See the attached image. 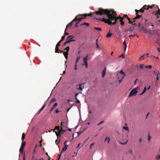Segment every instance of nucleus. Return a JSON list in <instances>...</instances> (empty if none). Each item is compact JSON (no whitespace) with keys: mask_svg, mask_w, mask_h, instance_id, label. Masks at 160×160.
<instances>
[{"mask_svg":"<svg viewBox=\"0 0 160 160\" xmlns=\"http://www.w3.org/2000/svg\"><path fill=\"white\" fill-rule=\"evenodd\" d=\"M94 13L100 15H106L108 19H109L108 24L110 25L115 24L117 23V21L119 19H120L121 18L120 17H116L117 14L113 9L108 10L101 8H98V11Z\"/></svg>","mask_w":160,"mask_h":160,"instance_id":"f257e3e1","label":"nucleus"},{"mask_svg":"<svg viewBox=\"0 0 160 160\" xmlns=\"http://www.w3.org/2000/svg\"><path fill=\"white\" fill-rule=\"evenodd\" d=\"M132 18H132L131 19L129 18H128V20L129 23L132 24V25H133L135 27L137 26L138 25V27L140 28L141 23H137L136 22H136V21H134V20L132 19Z\"/></svg>","mask_w":160,"mask_h":160,"instance_id":"f03ea898","label":"nucleus"},{"mask_svg":"<svg viewBox=\"0 0 160 160\" xmlns=\"http://www.w3.org/2000/svg\"><path fill=\"white\" fill-rule=\"evenodd\" d=\"M155 5L154 4H153L151 6H150L149 5L147 6L146 5H145L142 7V8H141L140 10L138 11H139V12H140L142 13L144 12V9L148 10L149 9V8H152L153 7H154V6Z\"/></svg>","mask_w":160,"mask_h":160,"instance_id":"7ed1b4c3","label":"nucleus"},{"mask_svg":"<svg viewBox=\"0 0 160 160\" xmlns=\"http://www.w3.org/2000/svg\"><path fill=\"white\" fill-rule=\"evenodd\" d=\"M138 88H136L132 89L130 92L128 97L136 95L137 93L138 92L137 91Z\"/></svg>","mask_w":160,"mask_h":160,"instance_id":"20e7f679","label":"nucleus"},{"mask_svg":"<svg viewBox=\"0 0 160 160\" xmlns=\"http://www.w3.org/2000/svg\"><path fill=\"white\" fill-rule=\"evenodd\" d=\"M63 123V122H61V130L59 131L58 132H55V133L56 134V135L57 136V137L58 138L59 136L60 137V138H61V134L63 133L64 132H65V130H63L62 129V123Z\"/></svg>","mask_w":160,"mask_h":160,"instance_id":"39448f33","label":"nucleus"},{"mask_svg":"<svg viewBox=\"0 0 160 160\" xmlns=\"http://www.w3.org/2000/svg\"><path fill=\"white\" fill-rule=\"evenodd\" d=\"M82 14H79L78 15L76 16L74 19L72 20V22H76L77 21H79V22H81L82 20L83 19H84V18H78V17L79 16H82Z\"/></svg>","mask_w":160,"mask_h":160,"instance_id":"423d86ee","label":"nucleus"},{"mask_svg":"<svg viewBox=\"0 0 160 160\" xmlns=\"http://www.w3.org/2000/svg\"><path fill=\"white\" fill-rule=\"evenodd\" d=\"M135 11L136 12L137 16L134 18H132V19L134 20V21H136V19L140 18L142 16L141 15H140L138 14L139 13V11L138 10L136 9Z\"/></svg>","mask_w":160,"mask_h":160,"instance_id":"0eeeda50","label":"nucleus"},{"mask_svg":"<svg viewBox=\"0 0 160 160\" xmlns=\"http://www.w3.org/2000/svg\"><path fill=\"white\" fill-rule=\"evenodd\" d=\"M73 38H74V37H72V35L69 36L66 39L67 42L69 43L71 42H75V40L74 39H72Z\"/></svg>","mask_w":160,"mask_h":160,"instance_id":"6e6552de","label":"nucleus"},{"mask_svg":"<svg viewBox=\"0 0 160 160\" xmlns=\"http://www.w3.org/2000/svg\"><path fill=\"white\" fill-rule=\"evenodd\" d=\"M95 19L98 21H103L105 23H107L108 24V21H109V19H105L104 18H103L102 19H101L100 18H95Z\"/></svg>","mask_w":160,"mask_h":160,"instance_id":"1a4fd4ad","label":"nucleus"},{"mask_svg":"<svg viewBox=\"0 0 160 160\" xmlns=\"http://www.w3.org/2000/svg\"><path fill=\"white\" fill-rule=\"evenodd\" d=\"M97 11H95V12H97ZM95 12H93V13L91 12L89 14H82V16H84V17H86L88 16L92 17L93 14H95L98 15L95 13H94Z\"/></svg>","mask_w":160,"mask_h":160,"instance_id":"9d476101","label":"nucleus"},{"mask_svg":"<svg viewBox=\"0 0 160 160\" xmlns=\"http://www.w3.org/2000/svg\"><path fill=\"white\" fill-rule=\"evenodd\" d=\"M157 8H158V6H156ZM155 13V14L157 15V17L158 18H160V10L158 9V10L157 11H156V12H154Z\"/></svg>","mask_w":160,"mask_h":160,"instance_id":"9b49d317","label":"nucleus"},{"mask_svg":"<svg viewBox=\"0 0 160 160\" xmlns=\"http://www.w3.org/2000/svg\"><path fill=\"white\" fill-rule=\"evenodd\" d=\"M67 141H66L64 142V147L62 149V151L61 152L62 153L63 151H66L68 145H66V143L67 142Z\"/></svg>","mask_w":160,"mask_h":160,"instance_id":"f8f14e48","label":"nucleus"},{"mask_svg":"<svg viewBox=\"0 0 160 160\" xmlns=\"http://www.w3.org/2000/svg\"><path fill=\"white\" fill-rule=\"evenodd\" d=\"M58 105V104L57 103H55L54 105H53V106L51 108L50 110V112H52L53 109L56 108V106Z\"/></svg>","mask_w":160,"mask_h":160,"instance_id":"ddd939ff","label":"nucleus"},{"mask_svg":"<svg viewBox=\"0 0 160 160\" xmlns=\"http://www.w3.org/2000/svg\"><path fill=\"white\" fill-rule=\"evenodd\" d=\"M84 84V83L80 84L79 85V88H78V90L80 89L81 90H82L84 88V85H83Z\"/></svg>","mask_w":160,"mask_h":160,"instance_id":"4468645a","label":"nucleus"},{"mask_svg":"<svg viewBox=\"0 0 160 160\" xmlns=\"http://www.w3.org/2000/svg\"><path fill=\"white\" fill-rule=\"evenodd\" d=\"M106 68H105L103 70L102 73V77L104 78L105 76V75L106 74Z\"/></svg>","mask_w":160,"mask_h":160,"instance_id":"2eb2a0df","label":"nucleus"},{"mask_svg":"<svg viewBox=\"0 0 160 160\" xmlns=\"http://www.w3.org/2000/svg\"><path fill=\"white\" fill-rule=\"evenodd\" d=\"M74 22H72V21L70 22L66 26V29L67 28H68L69 27H71L72 25V23Z\"/></svg>","mask_w":160,"mask_h":160,"instance_id":"dca6fc26","label":"nucleus"},{"mask_svg":"<svg viewBox=\"0 0 160 160\" xmlns=\"http://www.w3.org/2000/svg\"><path fill=\"white\" fill-rule=\"evenodd\" d=\"M123 20L122 18H121L119 20V22H121V24L122 26H123L124 25V22L123 21Z\"/></svg>","mask_w":160,"mask_h":160,"instance_id":"f3484780","label":"nucleus"},{"mask_svg":"<svg viewBox=\"0 0 160 160\" xmlns=\"http://www.w3.org/2000/svg\"><path fill=\"white\" fill-rule=\"evenodd\" d=\"M88 56L87 55L86 57L84 58L83 59V61L84 63L87 62V60Z\"/></svg>","mask_w":160,"mask_h":160,"instance_id":"a211bd4d","label":"nucleus"},{"mask_svg":"<svg viewBox=\"0 0 160 160\" xmlns=\"http://www.w3.org/2000/svg\"><path fill=\"white\" fill-rule=\"evenodd\" d=\"M110 138L109 137H106L105 139V142H108V144L109 143L110 141Z\"/></svg>","mask_w":160,"mask_h":160,"instance_id":"6ab92c4d","label":"nucleus"},{"mask_svg":"<svg viewBox=\"0 0 160 160\" xmlns=\"http://www.w3.org/2000/svg\"><path fill=\"white\" fill-rule=\"evenodd\" d=\"M24 149V147H20V150H19V152L20 153H22L23 152V151Z\"/></svg>","mask_w":160,"mask_h":160,"instance_id":"aec40b11","label":"nucleus"},{"mask_svg":"<svg viewBox=\"0 0 160 160\" xmlns=\"http://www.w3.org/2000/svg\"><path fill=\"white\" fill-rule=\"evenodd\" d=\"M59 50L58 48V47H57L56 46L55 48V53H59Z\"/></svg>","mask_w":160,"mask_h":160,"instance_id":"412c9836","label":"nucleus"},{"mask_svg":"<svg viewBox=\"0 0 160 160\" xmlns=\"http://www.w3.org/2000/svg\"><path fill=\"white\" fill-rule=\"evenodd\" d=\"M22 141V142L21 143V147H23L24 148V147L26 145V142L25 141Z\"/></svg>","mask_w":160,"mask_h":160,"instance_id":"4be33fe9","label":"nucleus"},{"mask_svg":"<svg viewBox=\"0 0 160 160\" xmlns=\"http://www.w3.org/2000/svg\"><path fill=\"white\" fill-rule=\"evenodd\" d=\"M25 134L24 133H23L22 134V141H24V140L25 138Z\"/></svg>","mask_w":160,"mask_h":160,"instance_id":"5701e85b","label":"nucleus"},{"mask_svg":"<svg viewBox=\"0 0 160 160\" xmlns=\"http://www.w3.org/2000/svg\"><path fill=\"white\" fill-rule=\"evenodd\" d=\"M147 90V88L146 87H145L142 92L140 94V95H142Z\"/></svg>","mask_w":160,"mask_h":160,"instance_id":"b1692460","label":"nucleus"},{"mask_svg":"<svg viewBox=\"0 0 160 160\" xmlns=\"http://www.w3.org/2000/svg\"><path fill=\"white\" fill-rule=\"evenodd\" d=\"M56 129H57L58 131H59L60 130V127L58 126H56L55 127V129L53 130V131L55 132V131Z\"/></svg>","mask_w":160,"mask_h":160,"instance_id":"393cba45","label":"nucleus"},{"mask_svg":"<svg viewBox=\"0 0 160 160\" xmlns=\"http://www.w3.org/2000/svg\"><path fill=\"white\" fill-rule=\"evenodd\" d=\"M86 25L87 27L89 26V24L87 22H84L83 23H82L81 24V25Z\"/></svg>","mask_w":160,"mask_h":160,"instance_id":"a878e982","label":"nucleus"},{"mask_svg":"<svg viewBox=\"0 0 160 160\" xmlns=\"http://www.w3.org/2000/svg\"><path fill=\"white\" fill-rule=\"evenodd\" d=\"M145 68H148L149 69H151L152 68V66L151 65H149L148 66H145Z\"/></svg>","mask_w":160,"mask_h":160,"instance_id":"bb28decb","label":"nucleus"},{"mask_svg":"<svg viewBox=\"0 0 160 160\" xmlns=\"http://www.w3.org/2000/svg\"><path fill=\"white\" fill-rule=\"evenodd\" d=\"M112 33H110L109 32L107 34L106 37L107 38H109L112 36Z\"/></svg>","mask_w":160,"mask_h":160,"instance_id":"cd10ccee","label":"nucleus"},{"mask_svg":"<svg viewBox=\"0 0 160 160\" xmlns=\"http://www.w3.org/2000/svg\"><path fill=\"white\" fill-rule=\"evenodd\" d=\"M145 68L144 65L143 64H141L139 66V68L142 69L144 68Z\"/></svg>","mask_w":160,"mask_h":160,"instance_id":"c85d7f7f","label":"nucleus"},{"mask_svg":"<svg viewBox=\"0 0 160 160\" xmlns=\"http://www.w3.org/2000/svg\"><path fill=\"white\" fill-rule=\"evenodd\" d=\"M125 76V75H123V76H122L121 78L119 80V83H121L122 82L123 79L124 78Z\"/></svg>","mask_w":160,"mask_h":160,"instance_id":"c756f323","label":"nucleus"},{"mask_svg":"<svg viewBox=\"0 0 160 160\" xmlns=\"http://www.w3.org/2000/svg\"><path fill=\"white\" fill-rule=\"evenodd\" d=\"M94 29L99 31H101L102 30L101 28H99L94 27Z\"/></svg>","mask_w":160,"mask_h":160,"instance_id":"7c9ffc66","label":"nucleus"},{"mask_svg":"<svg viewBox=\"0 0 160 160\" xmlns=\"http://www.w3.org/2000/svg\"><path fill=\"white\" fill-rule=\"evenodd\" d=\"M80 58H81V57L80 56H78L76 60V63L77 64V63L78 61L80 59Z\"/></svg>","mask_w":160,"mask_h":160,"instance_id":"2f4dec72","label":"nucleus"},{"mask_svg":"<svg viewBox=\"0 0 160 160\" xmlns=\"http://www.w3.org/2000/svg\"><path fill=\"white\" fill-rule=\"evenodd\" d=\"M69 50V46H68L64 49V51L67 50V51L68 52V51Z\"/></svg>","mask_w":160,"mask_h":160,"instance_id":"473e14b6","label":"nucleus"},{"mask_svg":"<svg viewBox=\"0 0 160 160\" xmlns=\"http://www.w3.org/2000/svg\"><path fill=\"white\" fill-rule=\"evenodd\" d=\"M123 128L124 129L126 130V131H128L129 130L128 128V127H124H124H123Z\"/></svg>","mask_w":160,"mask_h":160,"instance_id":"72a5a7b5","label":"nucleus"},{"mask_svg":"<svg viewBox=\"0 0 160 160\" xmlns=\"http://www.w3.org/2000/svg\"><path fill=\"white\" fill-rule=\"evenodd\" d=\"M125 18H127V19L128 18V15L126 14L124 15L122 17H121V18H122L123 19H124Z\"/></svg>","mask_w":160,"mask_h":160,"instance_id":"f704fd0d","label":"nucleus"},{"mask_svg":"<svg viewBox=\"0 0 160 160\" xmlns=\"http://www.w3.org/2000/svg\"><path fill=\"white\" fill-rule=\"evenodd\" d=\"M119 73L120 74H122L123 75H125V76L126 75L125 74L124 72L122 70H121L120 71V72H119Z\"/></svg>","mask_w":160,"mask_h":160,"instance_id":"c9c22d12","label":"nucleus"},{"mask_svg":"<svg viewBox=\"0 0 160 160\" xmlns=\"http://www.w3.org/2000/svg\"><path fill=\"white\" fill-rule=\"evenodd\" d=\"M145 55H143L141 56L139 58V60H141L143 59L144 58V57Z\"/></svg>","mask_w":160,"mask_h":160,"instance_id":"e433bc0d","label":"nucleus"},{"mask_svg":"<svg viewBox=\"0 0 160 160\" xmlns=\"http://www.w3.org/2000/svg\"><path fill=\"white\" fill-rule=\"evenodd\" d=\"M32 160H38L34 156H32Z\"/></svg>","mask_w":160,"mask_h":160,"instance_id":"4c0bfd02","label":"nucleus"},{"mask_svg":"<svg viewBox=\"0 0 160 160\" xmlns=\"http://www.w3.org/2000/svg\"><path fill=\"white\" fill-rule=\"evenodd\" d=\"M75 100L76 101V102L77 103H80V101L77 98H75Z\"/></svg>","mask_w":160,"mask_h":160,"instance_id":"58836bf2","label":"nucleus"},{"mask_svg":"<svg viewBox=\"0 0 160 160\" xmlns=\"http://www.w3.org/2000/svg\"><path fill=\"white\" fill-rule=\"evenodd\" d=\"M63 54L64 56L68 55V52L66 51V52H64Z\"/></svg>","mask_w":160,"mask_h":160,"instance_id":"ea45409f","label":"nucleus"},{"mask_svg":"<svg viewBox=\"0 0 160 160\" xmlns=\"http://www.w3.org/2000/svg\"><path fill=\"white\" fill-rule=\"evenodd\" d=\"M60 142V139H59L58 141V140L57 139L55 141V142L56 144L58 145V144H59Z\"/></svg>","mask_w":160,"mask_h":160,"instance_id":"a19ab883","label":"nucleus"},{"mask_svg":"<svg viewBox=\"0 0 160 160\" xmlns=\"http://www.w3.org/2000/svg\"><path fill=\"white\" fill-rule=\"evenodd\" d=\"M95 144V143H92L90 145L89 149H91L92 148V147Z\"/></svg>","mask_w":160,"mask_h":160,"instance_id":"79ce46f5","label":"nucleus"},{"mask_svg":"<svg viewBox=\"0 0 160 160\" xmlns=\"http://www.w3.org/2000/svg\"><path fill=\"white\" fill-rule=\"evenodd\" d=\"M98 39H97V40H96V45H97V48H99V45L98 44Z\"/></svg>","mask_w":160,"mask_h":160,"instance_id":"37998d69","label":"nucleus"},{"mask_svg":"<svg viewBox=\"0 0 160 160\" xmlns=\"http://www.w3.org/2000/svg\"><path fill=\"white\" fill-rule=\"evenodd\" d=\"M42 140H40L39 141V146L40 147H41L42 146Z\"/></svg>","mask_w":160,"mask_h":160,"instance_id":"c03bdc74","label":"nucleus"},{"mask_svg":"<svg viewBox=\"0 0 160 160\" xmlns=\"http://www.w3.org/2000/svg\"><path fill=\"white\" fill-rule=\"evenodd\" d=\"M66 30H67V29H66V28L65 29V33H64V35H65H65H68L69 34V33H67V32H66Z\"/></svg>","mask_w":160,"mask_h":160,"instance_id":"a18cd8bd","label":"nucleus"},{"mask_svg":"<svg viewBox=\"0 0 160 160\" xmlns=\"http://www.w3.org/2000/svg\"><path fill=\"white\" fill-rule=\"evenodd\" d=\"M56 100V99L55 98H52L51 101V103L54 102Z\"/></svg>","mask_w":160,"mask_h":160,"instance_id":"49530a36","label":"nucleus"},{"mask_svg":"<svg viewBox=\"0 0 160 160\" xmlns=\"http://www.w3.org/2000/svg\"><path fill=\"white\" fill-rule=\"evenodd\" d=\"M60 43H61V42H59L57 44L56 46H57V47H59L60 46Z\"/></svg>","mask_w":160,"mask_h":160,"instance_id":"de8ad7c7","label":"nucleus"},{"mask_svg":"<svg viewBox=\"0 0 160 160\" xmlns=\"http://www.w3.org/2000/svg\"><path fill=\"white\" fill-rule=\"evenodd\" d=\"M23 160H25V152L24 153L23 155Z\"/></svg>","mask_w":160,"mask_h":160,"instance_id":"09e8293b","label":"nucleus"},{"mask_svg":"<svg viewBox=\"0 0 160 160\" xmlns=\"http://www.w3.org/2000/svg\"><path fill=\"white\" fill-rule=\"evenodd\" d=\"M61 153H60V155H58V158L57 159V160H59L60 159V157H61Z\"/></svg>","mask_w":160,"mask_h":160,"instance_id":"8fccbe9b","label":"nucleus"},{"mask_svg":"<svg viewBox=\"0 0 160 160\" xmlns=\"http://www.w3.org/2000/svg\"><path fill=\"white\" fill-rule=\"evenodd\" d=\"M128 142V140H127L125 142H124V143H122V142H121V143H120L122 145H125V144H126Z\"/></svg>","mask_w":160,"mask_h":160,"instance_id":"3c124183","label":"nucleus"},{"mask_svg":"<svg viewBox=\"0 0 160 160\" xmlns=\"http://www.w3.org/2000/svg\"><path fill=\"white\" fill-rule=\"evenodd\" d=\"M36 153V150H35V148H34V149L33 150V151L32 152V154L33 155H34V154H35Z\"/></svg>","mask_w":160,"mask_h":160,"instance_id":"603ef678","label":"nucleus"},{"mask_svg":"<svg viewBox=\"0 0 160 160\" xmlns=\"http://www.w3.org/2000/svg\"><path fill=\"white\" fill-rule=\"evenodd\" d=\"M45 106V105H44L42 108L40 109V111H41L43 109V108H44Z\"/></svg>","mask_w":160,"mask_h":160,"instance_id":"864d4df0","label":"nucleus"},{"mask_svg":"<svg viewBox=\"0 0 160 160\" xmlns=\"http://www.w3.org/2000/svg\"><path fill=\"white\" fill-rule=\"evenodd\" d=\"M148 140L149 141H150L151 139V137L149 134V135L148 136Z\"/></svg>","mask_w":160,"mask_h":160,"instance_id":"5fc2aeb1","label":"nucleus"},{"mask_svg":"<svg viewBox=\"0 0 160 160\" xmlns=\"http://www.w3.org/2000/svg\"><path fill=\"white\" fill-rule=\"evenodd\" d=\"M77 63H76L75 66H74V69L75 70H77Z\"/></svg>","mask_w":160,"mask_h":160,"instance_id":"6e6d98bb","label":"nucleus"},{"mask_svg":"<svg viewBox=\"0 0 160 160\" xmlns=\"http://www.w3.org/2000/svg\"><path fill=\"white\" fill-rule=\"evenodd\" d=\"M119 57H121V58H125L124 56V55L123 54H122L121 56H120Z\"/></svg>","mask_w":160,"mask_h":160,"instance_id":"4d7b16f0","label":"nucleus"},{"mask_svg":"<svg viewBox=\"0 0 160 160\" xmlns=\"http://www.w3.org/2000/svg\"><path fill=\"white\" fill-rule=\"evenodd\" d=\"M135 35H129V36H128V37L129 38H131V37H132L134 36Z\"/></svg>","mask_w":160,"mask_h":160,"instance_id":"13d9d810","label":"nucleus"},{"mask_svg":"<svg viewBox=\"0 0 160 160\" xmlns=\"http://www.w3.org/2000/svg\"><path fill=\"white\" fill-rule=\"evenodd\" d=\"M59 112V111H58V109H56V110H55V112H56V113H58Z\"/></svg>","mask_w":160,"mask_h":160,"instance_id":"bf43d9fd","label":"nucleus"},{"mask_svg":"<svg viewBox=\"0 0 160 160\" xmlns=\"http://www.w3.org/2000/svg\"><path fill=\"white\" fill-rule=\"evenodd\" d=\"M156 158L157 159H159L160 158V155H158L157 157Z\"/></svg>","mask_w":160,"mask_h":160,"instance_id":"052dcab7","label":"nucleus"},{"mask_svg":"<svg viewBox=\"0 0 160 160\" xmlns=\"http://www.w3.org/2000/svg\"><path fill=\"white\" fill-rule=\"evenodd\" d=\"M129 152L131 154H132V150L130 149L129 151Z\"/></svg>","mask_w":160,"mask_h":160,"instance_id":"680f3d73","label":"nucleus"},{"mask_svg":"<svg viewBox=\"0 0 160 160\" xmlns=\"http://www.w3.org/2000/svg\"><path fill=\"white\" fill-rule=\"evenodd\" d=\"M84 63L85 64V65L86 66V67L87 68L88 67V62H86V63Z\"/></svg>","mask_w":160,"mask_h":160,"instance_id":"e2e57ef3","label":"nucleus"},{"mask_svg":"<svg viewBox=\"0 0 160 160\" xmlns=\"http://www.w3.org/2000/svg\"><path fill=\"white\" fill-rule=\"evenodd\" d=\"M82 132V131H79L78 132V135H79L81 134Z\"/></svg>","mask_w":160,"mask_h":160,"instance_id":"0e129e2a","label":"nucleus"},{"mask_svg":"<svg viewBox=\"0 0 160 160\" xmlns=\"http://www.w3.org/2000/svg\"><path fill=\"white\" fill-rule=\"evenodd\" d=\"M127 45L124 46V51H125L126 50L127 48Z\"/></svg>","mask_w":160,"mask_h":160,"instance_id":"69168bd1","label":"nucleus"},{"mask_svg":"<svg viewBox=\"0 0 160 160\" xmlns=\"http://www.w3.org/2000/svg\"><path fill=\"white\" fill-rule=\"evenodd\" d=\"M78 95V93H76L75 94V95L74 96L75 97V98H77V96Z\"/></svg>","mask_w":160,"mask_h":160,"instance_id":"338daca9","label":"nucleus"},{"mask_svg":"<svg viewBox=\"0 0 160 160\" xmlns=\"http://www.w3.org/2000/svg\"><path fill=\"white\" fill-rule=\"evenodd\" d=\"M65 35H64V36H62V38H62V40H64V39H65Z\"/></svg>","mask_w":160,"mask_h":160,"instance_id":"774afa93","label":"nucleus"}]
</instances>
